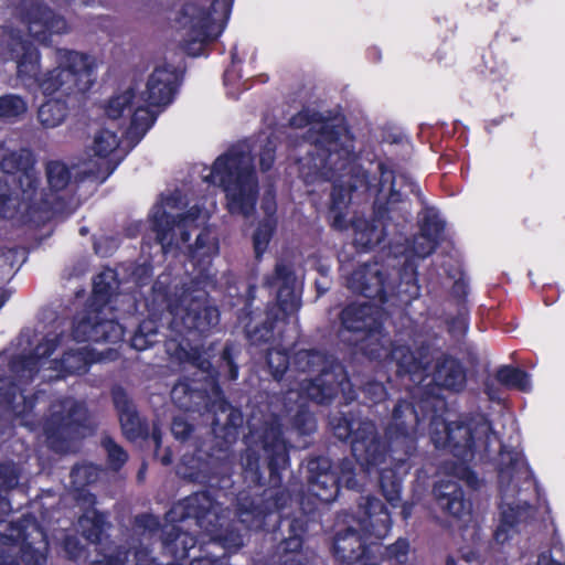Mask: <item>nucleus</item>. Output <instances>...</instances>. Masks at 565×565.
Masks as SVG:
<instances>
[{"instance_id": "nucleus-1", "label": "nucleus", "mask_w": 565, "mask_h": 565, "mask_svg": "<svg viewBox=\"0 0 565 565\" xmlns=\"http://www.w3.org/2000/svg\"><path fill=\"white\" fill-rule=\"evenodd\" d=\"M333 430L339 439L351 436L352 452L361 469L358 471L353 461L349 459L339 462L332 471L328 458L310 460L308 463L309 491L323 502L335 499L339 484L359 490L364 484L369 471L381 465L387 452L371 420L348 422L347 418H342L333 425Z\"/></svg>"}, {"instance_id": "nucleus-2", "label": "nucleus", "mask_w": 565, "mask_h": 565, "mask_svg": "<svg viewBox=\"0 0 565 565\" xmlns=\"http://www.w3.org/2000/svg\"><path fill=\"white\" fill-rule=\"evenodd\" d=\"M0 56L17 64V76L26 87H39L46 95L60 93L76 96L86 93L95 82L98 66L95 56L68 49H56L53 61L56 66L41 73L38 49L20 38L10 35L8 49L0 50Z\"/></svg>"}, {"instance_id": "nucleus-3", "label": "nucleus", "mask_w": 565, "mask_h": 565, "mask_svg": "<svg viewBox=\"0 0 565 565\" xmlns=\"http://www.w3.org/2000/svg\"><path fill=\"white\" fill-rule=\"evenodd\" d=\"M57 342L56 335H47L36 345L31 356L13 359L8 374L0 372V406L10 409L15 417H22L34 405L33 398L25 394L26 390L22 386L33 379L35 372L47 367L67 374L82 373L86 371L89 363L105 359L103 353H96L95 350L83 347L76 352L66 353L62 361L49 360ZM2 362L4 358L0 356V364Z\"/></svg>"}, {"instance_id": "nucleus-4", "label": "nucleus", "mask_w": 565, "mask_h": 565, "mask_svg": "<svg viewBox=\"0 0 565 565\" xmlns=\"http://www.w3.org/2000/svg\"><path fill=\"white\" fill-rule=\"evenodd\" d=\"M288 380L290 387L285 395V407L288 414L295 413L294 423L302 431L315 428V420L305 411L308 399L319 404L330 401L341 387L349 386V381L341 365L328 361L317 351L301 350L296 353Z\"/></svg>"}, {"instance_id": "nucleus-5", "label": "nucleus", "mask_w": 565, "mask_h": 565, "mask_svg": "<svg viewBox=\"0 0 565 565\" xmlns=\"http://www.w3.org/2000/svg\"><path fill=\"white\" fill-rule=\"evenodd\" d=\"M498 479L501 513L494 540L504 544L514 536L518 526L532 515L527 494L534 490L535 482L523 455L505 447L499 455Z\"/></svg>"}, {"instance_id": "nucleus-6", "label": "nucleus", "mask_w": 565, "mask_h": 565, "mask_svg": "<svg viewBox=\"0 0 565 565\" xmlns=\"http://www.w3.org/2000/svg\"><path fill=\"white\" fill-rule=\"evenodd\" d=\"M291 126H309L306 138L308 156L300 160L301 174L307 179L320 175L332 179L334 172L347 170L352 162L351 139L343 127L332 121L309 119L308 111L299 113L291 119Z\"/></svg>"}, {"instance_id": "nucleus-7", "label": "nucleus", "mask_w": 565, "mask_h": 565, "mask_svg": "<svg viewBox=\"0 0 565 565\" xmlns=\"http://www.w3.org/2000/svg\"><path fill=\"white\" fill-rule=\"evenodd\" d=\"M203 178L223 188L231 214L247 217L254 212L258 192L249 145H237L220 156Z\"/></svg>"}, {"instance_id": "nucleus-8", "label": "nucleus", "mask_w": 565, "mask_h": 565, "mask_svg": "<svg viewBox=\"0 0 565 565\" xmlns=\"http://www.w3.org/2000/svg\"><path fill=\"white\" fill-rule=\"evenodd\" d=\"M0 169L12 174L0 179V215L6 218L29 216L34 206L39 174L30 150H9L0 142Z\"/></svg>"}, {"instance_id": "nucleus-9", "label": "nucleus", "mask_w": 565, "mask_h": 565, "mask_svg": "<svg viewBox=\"0 0 565 565\" xmlns=\"http://www.w3.org/2000/svg\"><path fill=\"white\" fill-rule=\"evenodd\" d=\"M380 180L377 183H371L365 173H358L352 183V177L347 178L345 174H340L339 183L335 181L331 199V212L333 217V226L343 228L345 226L343 210L348 207L351 202L352 192L359 188H364L372 195L375 196V203L382 205L383 203L393 204L401 201V188L407 185L413 193L418 192L417 184L405 175L395 177L394 172L383 164L379 166Z\"/></svg>"}, {"instance_id": "nucleus-10", "label": "nucleus", "mask_w": 565, "mask_h": 565, "mask_svg": "<svg viewBox=\"0 0 565 565\" xmlns=\"http://www.w3.org/2000/svg\"><path fill=\"white\" fill-rule=\"evenodd\" d=\"M169 275H161L152 287L153 301L166 305L172 317L171 327L178 332L196 330L201 333L218 322V311L215 307L206 306L205 294L195 290V294L183 290L173 298L168 292Z\"/></svg>"}, {"instance_id": "nucleus-11", "label": "nucleus", "mask_w": 565, "mask_h": 565, "mask_svg": "<svg viewBox=\"0 0 565 565\" xmlns=\"http://www.w3.org/2000/svg\"><path fill=\"white\" fill-rule=\"evenodd\" d=\"M230 11V0H191L183 7L179 22L188 54L199 55L206 42L222 33Z\"/></svg>"}, {"instance_id": "nucleus-12", "label": "nucleus", "mask_w": 565, "mask_h": 565, "mask_svg": "<svg viewBox=\"0 0 565 565\" xmlns=\"http://www.w3.org/2000/svg\"><path fill=\"white\" fill-rule=\"evenodd\" d=\"M360 508L363 515L359 520V526L363 536L358 535L355 530L348 529L345 533H339L334 541L335 556L345 563H352L365 555L366 542L370 541V545L376 544L391 529L390 512L379 499L367 497Z\"/></svg>"}, {"instance_id": "nucleus-13", "label": "nucleus", "mask_w": 565, "mask_h": 565, "mask_svg": "<svg viewBox=\"0 0 565 565\" xmlns=\"http://www.w3.org/2000/svg\"><path fill=\"white\" fill-rule=\"evenodd\" d=\"M177 74L170 66H158L148 78L146 89L139 97L142 105L135 110L126 137L134 145L146 135L158 114L173 99Z\"/></svg>"}, {"instance_id": "nucleus-14", "label": "nucleus", "mask_w": 565, "mask_h": 565, "mask_svg": "<svg viewBox=\"0 0 565 565\" xmlns=\"http://www.w3.org/2000/svg\"><path fill=\"white\" fill-rule=\"evenodd\" d=\"M178 198L172 195L153 206L150 218L153 231L161 249L167 252L169 246L181 248L186 244L190 232L204 224L210 217V211L194 205L185 214H180L177 209Z\"/></svg>"}, {"instance_id": "nucleus-15", "label": "nucleus", "mask_w": 565, "mask_h": 565, "mask_svg": "<svg viewBox=\"0 0 565 565\" xmlns=\"http://www.w3.org/2000/svg\"><path fill=\"white\" fill-rule=\"evenodd\" d=\"M431 440L437 448H448L455 457L469 460L475 448L487 447L491 427L481 415L468 422L444 423L439 418L431 422Z\"/></svg>"}, {"instance_id": "nucleus-16", "label": "nucleus", "mask_w": 565, "mask_h": 565, "mask_svg": "<svg viewBox=\"0 0 565 565\" xmlns=\"http://www.w3.org/2000/svg\"><path fill=\"white\" fill-rule=\"evenodd\" d=\"M383 311L370 302L352 303L341 313L342 329L340 338L349 343L359 345L360 350L370 358L382 356L381 350H374L376 342L383 339Z\"/></svg>"}, {"instance_id": "nucleus-17", "label": "nucleus", "mask_w": 565, "mask_h": 565, "mask_svg": "<svg viewBox=\"0 0 565 565\" xmlns=\"http://www.w3.org/2000/svg\"><path fill=\"white\" fill-rule=\"evenodd\" d=\"M280 423L275 418L266 423L264 427L256 428L252 424V430L247 437V451L242 458L245 478L250 483H258L260 480L258 471V450L262 448L269 459L271 473L278 472L288 462V449L286 443L280 438Z\"/></svg>"}, {"instance_id": "nucleus-18", "label": "nucleus", "mask_w": 565, "mask_h": 565, "mask_svg": "<svg viewBox=\"0 0 565 565\" xmlns=\"http://www.w3.org/2000/svg\"><path fill=\"white\" fill-rule=\"evenodd\" d=\"M218 510V505L212 501L209 494L200 492L174 505L169 513V518L173 522L177 521L178 515H180L179 521L181 522L193 520L200 529L210 534L214 540L222 541L225 547H239L242 545L239 535L232 534L227 537L217 533L218 526L223 525L220 522Z\"/></svg>"}, {"instance_id": "nucleus-19", "label": "nucleus", "mask_w": 565, "mask_h": 565, "mask_svg": "<svg viewBox=\"0 0 565 565\" xmlns=\"http://www.w3.org/2000/svg\"><path fill=\"white\" fill-rule=\"evenodd\" d=\"M275 275V279L277 280V284H279V290L277 294L278 303L277 308H275L277 312H270L269 315L270 317L274 318L275 328L278 329L277 335L279 340L282 341L284 334L278 324L285 321L286 318L292 319V324L296 323V318H294V315L298 311L300 307V300L298 295L290 286L292 277L289 269L284 265H277ZM247 337L254 344L270 341L271 339L275 338L273 322H270L269 326L265 324L260 329L257 328L253 331L247 330Z\"/></svg>"}, {"instance_id": "nucleus-20", "label": "nucleus", "mask_w": 565, "mask_h": 565, "mask_svg": "<svg viewBox=\"0 0 565 565\" xmlns=\"http://www.w3.org/2000/svg\"><path fill=\"white\" fill-rule=\"evenodd\" d=\"M87 412L82 403L71 397L56 401L52 404L50 416L44 424V433L52 447L55 439L78 433L79 426L86 420Z\"/></svg>"}, {"instance_id": "nucleus-21", "label": "nucleus", "mask_w": 565, "mask_h": 565, "mask_svg": "<svg viewBox=\"0 0 565 565\" xmlns=\"http://www.w3.org/2000/svg\"><path fill=\"white\" fill-rule=\"evenodd\" d=\"M418 418L411 404L401 402L394 407L391 423L386 427V436L393 454L399 450L405 455L412 454Z\"/></svg>"}, {"instance_id": "nucleus-22", "label": "nucleus", "mask_w": 565, "mask_h": 565, "mask_svg": "<svg viewBox=\"0 0 565 565\" xmlns=\"http://www.w3.org/2000/svg\"><path fill=\"white\" fill-rule=\"evenodd\" d=\"M22 21L29 33L42 43L47 42L54 34H65L70 31V25L63 17L41 3L26 4L22 11Z\"/></svg>"}, {"instance_id": "nucleus-23", "label": "nucleus", "mask_w": 565, "mask_h": 565, "mask_svg": "<svg viewBox=\"0 0 565 565\" xmlns=\"http://www.w3.org/2000/svg\"><path fill=\"white\" fill-rule=\"evenodd\" d=\"M386 271L379 264L365 265L352 273L348 279V287L370 299L386 301L387 296L394 291V286L386 281Z\"/></svg>"}, {"instance_id": "nucleus-24", "label": "nucleus", "mask_w": 565, "mask_h": 565, "mask_svg": "<svg viewBox=\"0 0 565 565\" xmlns=\"http://www.w3.org/2000/svg\"><path fill=\"white\" fill-rule=\"evenodd\" d=\"M100 312L92 311L87 317L77 318L73 335L77 342L108 341L116 343L122 339V327L113 319H100Z\"/></svg>"}, {"instance_id": "nucleus-25", "label": "nucleus", "mask_w": 565, "mask_h": 565, "mask_svg": "<svg viewBox=\"0 0 565 565\" xmlns=\"http://www.w3.org/2000/svg\"><path fill=\"white\" fill-rule=\"evenodd\" d=\"M437 507L449 518L467 522L471 515V503L465 499L459 484L454 480H441L434 489Z\"/></svg>"}, {"instance_id": "nucleus-26", "label": "nucleus", "mask_w": 565, "mask_h": 565, "mask_svg": "<svg viewBox=\"0 0 565 565\" xmlns=\"http://www.w3.org/2000/svg\"><path fill=\"white\" fill-rule=\"evenodd\" d=\"M444 222L434 211H426L420 226V233L413 241V252L418 257H426L436 248L441 233Z\"/></svg>"}, {"instance_id": "nucleus-27", "label": "nucleus", "mask_w": 565, "mask_h": 565, "mask_svg": "<svg viewBox=\"0 0 565 565\" xmlns=\"http://www.w3.org/2000/svg\"><path fill=\"white\" fill-rule=\"evenodd\" d=\"M385 237L383 214L372 221L358 220L354 223V243L363 248L380 244Z\"/></svg>"}, {"instance_id": "nucleus-28", "label": "nucleus", "mask_w": 565, "mask_h": 565, "mask_svg": "<svg viewBox=\"0 0 565 565\" xmlns=\"http://www.w3.org/2000/svg\"><path fill=\"white\" fill-rule=\"evenodd\" d=\"M114 402L119 412V419L125 435L129 439H135L141 434L140 419L136 413L135 406L121 391L114 393Z\"/></svg>"}, {"instance_id": "nucleus-29", "label": "nucleus", "mask_w": 565, "mask_h": 565, "mask_svg": "<svg viewBox=\"0 0 565 565\" xmlns=\"http://www.w3.org/2000/svg\"><path fill=\"white\" fill-rule=\"evenodd\" d=\"M434 381L438 386L458 391L463 387L466 376L457 360L446 358L438 363Z\"/></svg>"}, {"instance_id": "nucleus-30", "label": "nucleus", "mask_w": 565, "mask_h": 565, "mask_svg": "<svg viewBox=\"0 0 565 565\" xmlns=\"http://www.w3.org/2000/svg\"><path fill=\"white\" fill-rule=\"evenodd\" d=\"M388 342L390 340L383 333V339L380 342H376L373 347L374 350H381L382 345L384 348V351H381L382 356L379 359H390L395 361L397 366L407 373H413L420 369V363L415 359L414 354L407 347L395 345L392 350H388L386 347Z\"/></svg>"}, {"instance_id": "nucleus-31", "label": "nucleus", "mask_w": 565, "mask_h": 565, "mask_svg": "<svg viewBox=\"0 0 565 565\" xmlns=\"http://www.w3.org/2000/svg\"><path fill=\"white\" fill-rule=\"evenodd\" d=\"M120 145V138L117 131L110 127L99 128L93 136L89 150L95 157L107 158L114 153Z\"/></svg>"}, {"instance_id": "nucleus-32", "label": "nucleus", "mask_w": 565, "mask_h": 565, "mask_svg": "<svg viewBox=\"0 0 565 565\" xmlns=\"http://www.w3.org/2000/svg\"><path fill=\"white\" fill-rule=\"evenodd\" d=\"M142 105L140 98H136L135 92L131 88L118 92L113 95L105 105V114L110 119H118L125 113H130L132 107L135 109Z\"/></svg>"}, {"instance_id": "nucleus-33", "label": "nucleus", "mask_w": 565, "mask_h": 565, "mask_svg": "<svg viewBox=\"0 0 565 565\" xmlns=\"http://www.w3.org/2000/svg\"><path fill=\"white\" fill-rule=\"evenodd\" d=\"M67 116V106L60 99H52L44 103L38 111L40 124L44 128H55L63 124Z\"/></svg>"}, {"instance_id": "nucleus-34", "label": "nucleus", "mask_w": 565, "mask_h": 565, "mask_svg": "<svg viewBox=\"0 0 565 565\" xmlns=\"http://www.w3.org/2000/svg\"><path fill=\"white\" fill-rule=\"evenodd\" d=\"M28 111V104L19 95L6 94L0 96V119L15 121Z\"/></svg>"}, {"instance_id": "nucleus-35", "label": "nucleus", "mask_w": 565, "mask_h": 565, "mask_svg": "<svg viewBox=\"0 0 565 565\" xmlns=\"http://www.w3.org/2000/svg\"><path fill=\"white\" fill-rule=\"evenodd\" d=\"M497 380L509 387L518 388L522 392L531 390V381L529 375L512 366H502L497 372Z\"/></svg>"}, {"instance_id": "nucleus-36", "label": "nucleus", "mask_w": 565, "mask_h": 565, "mask_svg": "<svg viewBox=\"0 0 565 565\" xmlns=\"http://www.w3.org/2000/svg\"><path fill=\"white\" fill-rule=\"evenodd\" d=\"M79 527L83 535L90 542H97L100 540V535L104 531V516L98 514L95 510L87 511L78 520Z\"/></svg>"}, {"instance_id": "nucleus-37", "label": "nucleus", "mask_w": 565, "mask_h": 565, "mask_svg": "<svg viewBox=\"0 0 565 565\" xmlns=\"http://www.w3.org/2000/svg\"><path fill=\"white\" fill-rule=\"evenodd\" d=\"M99 469L92 465L85 463L76 466L71 472V483L75 491H82L85 486L95 482L98 478Z\"/></svg>"}, {"instance_id": "nucleus-38", "label": "nucleus", "mask_w": 565, "mask_h": 565, "mask_svg": "<svg viewBox=\"0 0 565 565\" xmlns=\"http://www.w3.org/2000/svg\"><path fill=\"white\" fill-rule=\"evenodd\" d=\"M380 484L386 501L396 508L401 499V480L395 477L393 471L384 470L381 473Z\"/></svg>"}, {"instance_id": "nucleus-39", "label": "nucleus", "mask_w": 565, "mask_h": 565, "mask_svg": "<svg viewBox=\"0 0 565 565\" xmlns=\"http://www.w3.org/2000/svg\"><path fill=\"white\" fill-rule=\"evenodd\" d=\"M46 172L49 184L55 191L65 189L66 185L70 183L71 172L66 164L62 162H50L47 164Z\"/></svg>"}, {"instance_id": "nucleus-40", "label": "nucleus", "mask_w": 565, "mask_h": 565, "mask_svg": "<svg viewBox=\"0 0 565 565\" xmlns=\"http://www.w3.org/2000/svg\"><path fill=\"white\" fill-rule=\"evenodd\" d=\"M190 248L194 258L202 259L216 254L218 245L216 238L207 230H204L198 235L194 247Z\"/></svg>"}, {"instance_id": "nucleus-41", "label": "nucleus", "mask_w": 565, "mask_h": 565, "mask_svg": "<svg viewBox=\"0 0 565 565\" xmlns=\"http://www.w3.org/2000/svg\"><path fill=\"white\" fill-rule=\"evenodd\" d=\"M156 335L157 326L154 322L151 320L143 321L131 338V345L138 351L146 350L153 344Z\"/></svg>"}, {"instance_id": "nucleus-42", "label": "nucleus", "mask_w": 565, "mask_h": 565, "mask_svg": "<svg viewBox=\"0 0 565 565\" xmlns=\"http://www.w3.org/2000/svg\"><path fill=\"white\" fill-rule=\"evenodd\" d=\"M274 228L275 221L271 217L266 218L257 227L253 236L254 250L257 258L267 249Z\"/></svg>"}, {"instance_id": "nucleus-43", "label": "nucleus", "mask_w": 565, "mask_h": 565, "mask_svg": "<svg viewBox=\"0 0 565 565\" xmlns=\"http://www.w3.org/2000/svg\"><path fill=\"white\" fill-rule=\"evenodd\" d=\"M267 363L271 370L273 376L279 379L288 369V359L285 351L280 349H271L267 354Z\"/></svg>"}, {"instance_id": "nucleus-44", "label": "nucleus", "mask_w": 565, "mask_h": 565, "mask_svg": "<svg viewBox=\"0 0 565 565\" xmlns=\"http://www.w3.org/2000/svg\"><path fill=\"white\" fill-rule=\"evenodd\" d=\"M109 279H113L111 271L99 274L94 279L93 292L96 302H106L108 300L111 290Z\"/></svg>"}, {"instance_id": "nucleus-45", "label": "nucleus", "mask_w": 565, "mask_h": 565, "mask_svg": "<svg viewBox=\"0 0 565 565\" xmlns=\"http://www.w3.org/2000/svg\"><path fill=\"white\" fill-rule=\"evenodd\" d=\"M19 481V469L13 463L0 465V491L13 489Z\"/></svg>"}, {"instance_id": "nucleus-46", "label": "nucleus", "mask_w": 565, "mask_h": 565, "mask_svg": "<svg viewBox=\"0 0 565 565\" xmlns=\"http://www.w3.org/2000/svg\"><path fill=\"white\" fill-rule=\"evenodd\" d=\"M104 447L108 454V459L114 468L121 467L127 460V454L121 447L115 444L110 438L104 439Z\"/></svg>"}, {"instance_id": "nucleus-47", "label": "nucleus", "mask_w": 565, "mask_h": 565, "mask_svg": "<svg viewBox=\"0 0 565 565\" xmlns=\"http://www.w3.org/2000/svg\"><path fill=\"white\" fill-rule=\"evenodd\" d=\"M386 551L391 559H394L398 564H404L408 558L409 543L405 539H398L394 544L390 545Z\"/></svg>"}, {"instance_id": "nucleus-48", "label": "nucleus", "mask_w": 565, "mask_h": 565, "mask_svg": "<svg viewBox=\"0 0 565 565\" xmlns=\"http://www.w3.org/2000/svg\"><path fill=\"white\" fill-rule=\"evenodd\" d=\"M264 512L260 510L247 511L243 508L239 509V519L242 523H245L248 527L258 529L262 526V516Z\"/></svg>"}, {"instance_id": "nucleus-49", "label": "nucleus", "mask_w": 565, "mask_h": 565, "mask_svg": "<svg viewBox=\"0 0 565 565\" xmlns=\"http://www.w3.org/2000/svg\"><path fill=\"white\" fill-rule=\"evenodd\" d=\"M117 241L110 237H99L94 243L95 252L102 256L110 255L117 248Z\"/></svg>"}, {"instance_id": "nucleus-50", "label": "nucleus", "mask_w": 565, "mask_h": 565, "mask_svg": "<svg viewBox=\"0 0 565 565\" xmlns=\"http://www.w3.org/2000/svg\"><path fill=\"white\" fill-rule=\"evenodd\" d=\"M275 143L273 141H268V143L264 147L259 157V164L263 171H267L271 168L275 160Z\"/></svg>"}, {"instance_id": "nucleus-51", "label": "nucleus", "mask_w": 565, "mask_h": 565, "mask_svg": "<svg viewBox=\"0 0 565 565\" xmlns=\"http://www.w3.org/2000/svg\"><path fill=\"white\" fill-rule=\"evenodd\" d=\"M172 434L178 439H184L191 431V426L183 417H175L171 427Z\"/></svg>"}, {"instance_id": "nucleus-52", "label": "nucleus", "mask_w": 565, "mask_h": 565, "mask_svg": "<svg viewBox=\"0 0 565 565\" xmlns=\"http://www.w3.org/2000/svg\"><path fill=\"white\" fill-rule=\"evenodd\" d=\"M455 475L465 480L468 486L472 488H477L479 486V480L475 472L469 470L466 466H459L455 469Z\"/></svg>"}, {"instance_id": "nucleus-53", "label": "nucleus", "mask_w": 565, "mask_h": 565, "mask_svg": "<svg viewBox=\"0 0 565 565\" xmlns=\"http://www.w3.org/2000/svg\"><path fill=\"white\" fill-rule=\"evenodd\" d=\"M364 392L375 402L383 399L386 395L384 386L377 382L367 384Z\"/></svg>"}, {"instance_id": "nucleus-54", "label": "nucleus", "mask_w": 565, "mask_h": 565, "mask_svg": "<svg viewBox=\"0 0 565 565\" xmlns=\"http://www.w3.org/2000/svg\"><path fill=\"white\" fill-rule=\"evenodd\" d=\"M128 554L127 551L119 550L115 555L107 556L104 565H126L128 563Z\"/></svg>"}, {"instance_id": "nucleus-55", "label": "nucleus", "mask_w": 565, "mask_h": 565, "mask_svg": "<svg viewBox=\"0 0 565 565\" xmlns=\"http://www.w3.org/2000/svg\"><path fill=\"white\" fill-rule=\"evenodd\" d=\"M186 392V386L184 384H178L173 387L172 392H171V395H172V398L180 404V406L182 407H185V403H182L180 401V396L181 394H185Z\"/></svg>"}, {"instance_id": "nucleus-56", "label": "nucleus", "mask_w": 565, "mask_h": 565, "mask_svg": "<svg viewBox=\"0 0 565 565\" xmlns=\"http://www.w3.org/2000/svg\"><path fill=\"white\" fill-rule=\"evenodd\" d=\"M536 565H565V563L555 561L548 554H542V555H540Z\"/></svg>"}, {"instance_id": "nucleus-57", "label": "nucleus", "mask_w": 565, "mask_h": 565, "mask_svg": "<svg viewBox=\"0 0 565 565\" xmlns=\"http://www.w3.org/2000/svg\"><path fill=\"white\" fill-rule=\"evenodd\" d=\"M138 522L150 529L158 525V521L154 518L148 515L139 518Z\"/></svg>"}, {"instance_id": "nucleus-58", "label": "nucleus", "mask_w": 565, "mask_h": 565, "mask_svg": "<svg viewBox=\"0 0 565 565\" xmlns=\"http://www.w3.org/2000/svg\"><path fill=\"white\" fill-rule=\"evenodd\" d=\"M228 416H230L231 424L233 426H238L242 423V416H241L239 412L231 409V413Z\"/></svg>"}, {"instance_id": "nucleus-59", "label": "nucleus", "mask_w": 565, "mask_h": 565, "mask_svg": "<svg viewBox=\"0 0 565 565\" xmlns=\"http://www.w3.org/2000/svg\"><path fill=\"white\" fill-rule=\"evenodd\" d=\"M136 562L132 565H147L148 558L145 552L135 553Z\"/></svg>"}, {"instance_id": "nucleus-60", "label": "nucleus", "mask_w": 565, "mask_h": 565, "mask_svg": "<svg viewBox=\"0 0 565 565\" xmlns=\"http://www.w3.org/2000/svg\"><path fill=\"white\" fill-rule=\"evenodd\" d=\"M287 548L297 550L301 545V541L298 537H290L287 542Z\"/></svg>"}, {"instance_id": "nucleus-61", "label": "nucleus", "mask_w": 565, "mask_h": 565, "mask_svg": "<svg viewBox=\"0 0 565 565\" xmlns=\"http://www.w3.org/2000/svg\"><path fill=\"white\" fill-rule=\"evenodd\" d=\"M413 505L409 503H404L402 505V516L407 520L412 515Z\"/></svg>"}, {"instance_id": "nucleus-62", "label": "nucleus", "mask_w": 565, "mask_h": 565, "mask_svg": "<svg viewBox=\"0 0 565 565\" xmlns=\"http://www.w3.org/2000/svg\"><path fill=\"white\" fill-rule=\"evenodd\" d=\"M408 287L407 289L405 290V292H408L409 294V297L411 298H415L418 296V287L415 282H413L412 285L407 284Z\"/></svg>"}, {"instance_id": "nucleus-63", "label": "nucleus", "mask_w": 565, "mask_h": 565, "mask_svg": "<svg viewBox=\"0 0 565 565\" xmlns=\"http://www.w3.org/2000/svg\"><path fill=\"white\" fill-rule=\"evenodd\" d=\"M10 294L6 289H0V308L7 302L9 299Z\"/></svg>"}, {"instance_id": "nucleus-64", "label": "nucleus", "mask_w": 565, "mask_h": 565, "mask_svg": "<svg viewBox=\"0 0 565 565\" xmlns=\"http://www.w3.org/2000/svg\"><path fill=\"white\" fill-rule=\"evenodd\" d=\"M230 365V379L235 380L237 377V367L228 362Z\"/></svg>"}]
</instances>
